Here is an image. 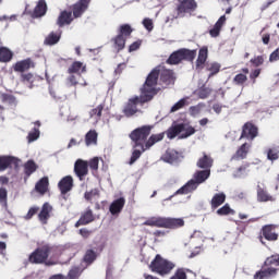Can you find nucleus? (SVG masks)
<instances>
[{
  "instance_id": "nucleus-9",
  "label": "nucleus",
  "mask_w": 279,
  "mask_h": 279,
  "mask_svg": "<svg viewBox=\"0 0 279 279\" xmlns=\"http://www.w3.org/2000/svg\"><path fill=\"white\" fill-rule=\"evenodd\" d=\"M182 158H184L182 153H180L175 149L169 148L166 151V154L162 155L161 160H163V162H168L169 165H175V162H180V160H182Z\"/></svg>"
},
{
  "instance_id": "nucleus-40",
  "label": "nucleus",
  "mask_w": 279,
  "mask_h": 279,
  "mask_svg": "<svg viewBox=\"0 0 279 279\" xmlns=\"http://www.w3.org/2000/svg\"><path fill=\"white\" fill-rule=\"evenodd\" d=\"M58 43H60V35L56 33H50L45 39V45L53 46L58 45Z\"/></svg>"
},
{
  "instance_id": "nucleus-57",
  "label": "nucleus",
  "mask_w": 279,
  "mask_h": 279,
  "mask_svg": "<svg viewBox=\"0 0 279 279\" xmlns=\"http://www.w3.org/2000/svg\"><path fill=\"white\" fill-rule=\"evenodd\" d=\"M80 274H82V270L78 267H73L69 271L68 278H70V279L77 278V276H80Z\"/></svg>"
},
{
  "instance_id": "nucleus-19",
  "label": "nucleus",
  "mask_w": 279,
  "mask_h": 279,
  "mask_svg": "<svg viewBox=\"0 0 279 279\" xmlns=\"http://www.w3.org/2000/svg\"><path fill=\"white\" fill-rule=\"evenodd\" d=\"M59 189L63 195L69 193V191H71L73 189V177H71V175L64 177L59 182Z\"/></svg>"
},
{
  "instance_id": "nucleus-43",
  "label": "nucleus",
  "mask_w": 279,
  "mask_h": 279,
  "mask_svg": "<svg viewBox=\"0 0 279 279\" xmlns=\"http://www.w3.org/2000/svg\"><path fill=\"white\" fill-rule=\"evenodd\" d=\"M207 71H209V75H208V80H210V77H213V75H217V73H219V70L221 69V65L217 62H213L207 64Z\"/></svg>"
},
{
  "instance_id": "nucleus-16",
  "label": "nucleus",
  "mask_w": 279,
  "mask_h": 279,
  "mask_svg": "<svg viewBox=\"0 0 279 279\" xmlns=\"http://www.w3.org/2000/svg\"><path fill=\"white\" fill-rule=\"evenodd\" d=\"M199 186L195 180H190L185 185L177 191V195H189V193H193V191L197 190Z\"/></svg>"
},
{
  "instance_id": "nucleus-48",
  "label": "nucleus",
  "mask_w": 279,
  "mask_h": 279,
  "mask_svg": "<svg viewBox=\"0 0 279 279\" xmlns=\"http://www.w3.org/2000/svg\"><path fill=\"white\" fill-rule=\"evenodd\" d=\"M2 102L7 104L8 106H16V98L12 95H2Z\"/></svg>"
},
{
  "instance_id": "nucleus-31",
  "label": "nucleus",
  "mask_w": 279,
  "mask_h": 279,
  "mask_svg": "<svg viewBox=\"0 0 279 279\" xmlns=\"http://www.w3.org/2000/svg\"><path fill=\"white\" fill-rule=\"evenodd\" d=\"M208 178H210V170H199L194 174V181L198 185L204 184V181L208 180Z\"/></svg>"
},
{
  "instance_id": "nucleus-11",
  "label": "nucleus",
  "mask_w": 279,
  "mask_h": 279,
  "mask_svg": "<svg viewBox=\"0 0 279 279\" xmlns=\"http://www.w3.org/2000/svg\"><path fill=\"white\" fill-rule=\"evenodd\" d=\"M90 3V0H80L73 5V16L74 19H80L82 14L88 10V4Z\"/></svg>"
},
{
  "instance_id": "nucleus-1",
  "label": "nucleus",
  "mask_w": 279,
  "mask_h": 279,
  "mask_svg": "<svg viewBox=\"0 0 279 279\" xmlns=\"http://www.w3.org/2000/svg\"><path fill=\"white\" fill-rule=\"evenodd\" d=\"M159 75H160V70L158 69L153 70L148 74L141 89V95L129 99V102L124 107L123 112L126 117H134V114L138 112V106H143L144 104H147V101H151V99H154V95H156L157 93L156 86L158 84Z\"/></svg>"
},
{
  "instance_id": "nucleus-27",
  "label": "nucleus",
  "mask_w": 279,
  "mask_h": 279,
  "mask_svg": "<svg viewBox=\"0 0 279 279\" xmlns=\"http://www.w3.org/2000/svg\"><path fill=\"white\" fill-rule=\"evenodd\" d=\"M45 14H47V2H45V0H39L34 10L33 16L35 19H40V16H45Z\"/></svg>"
},
{
  "instance_id": "nucleus-51",
  "label": "nucleus",
  "mask_w": 279,
  "mask_h": 279,
  "mask_svg": "<svg viewBox=\"0 0 279 279\" xmlns=\"http://www.w3.org/2000/svg\"><path fill=\"white\" fill-rule=\"evenodd\" d=\"M245 82H247V76L245 74H236L233 78V83L238 86L245 84Z\"/></svg>"
},
{
  "instance_id": "nucleus-15",
  "label": "nucleus",
  "mask_w": 279,
  "mask_h": 279,
  "mask_svg": "<svg viewBox=\"0 0 279 279\" xmlns=\"http://www.w3.org/2000/svg\"><path fill=\"white\" fill-rule=\"evenodd\" d=\"M101 112H104V105H98L89 111V120L93 125H97L101 121Z\"/></svg>"
},
{
  "instance_id": "nucleus-34",
  "label": "nucleus",
  "mask_w": 279,
  "mask_h": 279,
  "mask_svg": "<svg viewBox=\"0 0 279 279\" xmlns=\"http://www.w3.org/2000/svg\"><path fill=\"white\" fill-rule=\"evenodd\" d=\"M69 73H77L78 75H82V73H86V65L80 61H75L70 68Z\"/></svg>"
},
{
  "instance_id": "nucleus-50",
  "label": "nucleus",
  "mask_w": 279,
  "mask_h": 279,
  "mask_svg": "<svg viewBox=\"0 0 279 279\" xmlns=\"http://www.w3.org/2000/svg\"><path fill=\"white\" fill-rule=\"evenodd\" d=\"M130 34H132V26H130V24H123L122 26H120L119 36H130Z\"/></svg>"
},
{
  "instance_id": "nucleus-13",
  "label": "nucleus",
  "mask_w": 279,
  "mask_h": 279,
  "mask_svg": "<svg viewBox=\"0 0 279 279\" xmlns=\"http://www.w3.org/2000/svg\"><path fill=\"white\" fill-rule=\"evenodd\" d=\"M144 226H150L155 228H167V218L151 217L144 222Z\"/></svg>"
},
{
  "instance_id": "nucleus-58",
  "label": "nucleus",
  "mask_w": 279,
  "mask_h": 279,
  "mask_svg": "<svg viewBox=\"0 0 279 279\" xmlns=\"http://www.w3.org/2000/svg\"><path fill=\"white\" fill-rule=\"evenodd\" d=\"M22 80L23 82H28L31 85H29V88H33V85L34 84V74L32 73H28V74H22Z\"/></svg>"
},
{
  "instance_id": "nucleus-3",
  "label": "nucleus",
  "mask_w": 279,
  "mask_h": 279,
  "mask_svg": "<svg viewBox=\"0 0 279 279\" xmlns=\"http://www.w3.org/2000/svg\"><path fill=\"white\" fill-rule=\"evenodd\" d=\"M150 269L155 274H159V276H169L175 269V264L162 258L160 255H156L155 259L150 263Z\"/></svg>"
},
{
  "instance_id": "nucleus-5",
  "label": "nucleus",
  "mask_w": 279,
  "mask_h": 279,
  "mask_svg": "<svg viewBox=\"0 0 279 279\" xmlns=\"http://www.w3.org/2000/svg\"><path fill=\"white\" fill-rule=\"evenodd\" d=\"M195 56H197V50H190L183 48L173 52L169 57L168 64H180L182 60H189V62H193V60H195Z\"/></svg>"
},
{
  "instance_id": "nucleus-4",
  "label": "nucleus",
  "mask_w": 279,
  "mask_h": 279,
  "mask_svg": "<svg viewBox=\"0 0 279 279\" xmlns=\"http://www.w3.org/2000/svg\"><path fill=\"white\" fill-rule=\"evenodd\" d=\"M195 134V128L191 126L189 123H177L172 124L167 131V137L170 140L175 138L179 135V138H189Z\"/></svg>"
},
{
  "instance_id": "nucleus-29",
  "label": "nucleus",
  "mask_w": 279,
  "mask_h": 279,
  "mask_svg": "<svg viewBox=\"0 0 279 279\" xmlns=\"http://www.w3.org/2000/svg\"><path fill=\"white\" fill-rule=\"evenodd\" d=\"M277 269L274 267H270L268 269H265L263 271H258L254 275V279H265V278H274L277 274Z\"/></svg>"
},
{
  "instance_id": "nucleus-53",
  "label": "nucleus",
  "mask_w": 279,
  "mask_h": 279,
  "mask_svg": "<svg viewBox=\"0 0 279 279\" xmlns=\"http://www.w3.org/2000/svg\"><path fill=\"white\" fill-rule=\"evenodd\" d=\"M231 213H234V210H232V208H230V205L228 204L217 210V215L220 216L230 215Z\"/></svg>"
},
{
  "instance_id": "nucleus-22",
  "label": "nucleus",
  "mask_w": 279,
  "mask_h": 279,
  "mask_svg": "<svg viewBox=\"0 0 279 279\" xmlns=\"http://www.w3.org/2000/svg\"><path fill=\"white\" fill-rule=\"evenodd\" d=\"M123 206H125V198L120 197L111 203L109 210L111 215H119L123 210Z\"/></svg>"
},
{
  "instance_id": "nucleus-46",
  "label": "nucleus",
  "mask_w": 279,
  "mask_h": 279,
  "mask_svg": "<svg viewBox=\"0 0 279 279\" xmlns=\"http://www.w3.org/2000/svg\"><path fill=\"white\" fill-rule=\"evenodd\" d=\"M40 138V130L35 129L28 133L27 141L28 143H35V141H38Z\"/></svg>"
},
{
  "instance_id": "nucleus-64",
  "label": "nucleus",
  "mask_w": 279,
  "mask_h": 279,
  "mask_svg": "<svg viewBox=\"0 0 279 279\" xmlns=\"http://www.w3.org/2000/svg\"><path fill=\"white\" fill-rule=\"evenodd\" d=\"M138 49H141V40H137V41L133 43V44L129 47L130 53H132V51H138Z\"/></svg>"
},
{
  "instance_id": "nucleus-14",
  "label": "nucleus",
  "mask_w": 279,
  "mask_h": 279,
  "mask_svg": "<svg viewBox=\"0 0 279 279\" xmlns=\"http://www.w3.org/2000/svg\"><path fill=\"white\" fill-rule=\"evenodd\" d=\"M206 60H208V48L203 47L199 49L198 58L196 60V71H202V69H204Z\"/></svg>"
},
{
  "instance_id": "nucleus-18",
  "label": "nucleus",
  "mask_w": 279,
  "mask_h": 279,
  "mask_svg": "<svg viewBox=\"0 0 279 279\" xmlns=\"http://www.w3.org/2000/svg\"><path fill=\"white\" fill-rule=\"evenodd\" d=\"M51 210H53V207H51V205H49V203H45L43 205V208L38 215V219L43 225H45V223H47V221H49V217H51V215H50Z\"/></svg>"
},
{
  "instance_id": "nucleus-37",
  "label": "nucleus",
  "mask_w": 279,
  "mask_h": 279,
  "mask_svg": "<svg viewBox=\"0 0 279 279\" xmlns=\"http://www.w3.org/2000/svg\"><path fill=\"white\" fill-rule=\"evenodd\" d=\"M257 199L258 202H274V196L269 195L267 191L263 190L260 185L257 187Z\"/></svg>"
},
{
  "instance_id": "nucleus-54",
  "label": "nucleus",
  "mask_w": 279,
  "mask_h": 279,
  "mask_svg": "<svg viewBox=\"0 0 279 279\" xmlns=\"http://www.w3.org/2000/svg\"><path fill=\"white\" fill-rule=\"evenodd\" d=\"M13 21H16V15H3L1 17V23L4 25L5 28H8V23H12Z\"/></svg>"
},
{
  "instance_id": "nucleus-35",
  "label": "nucleus",
  "mask_w": 279,
  "mask_h": 279,
  "mask_svg": "<svg viewBox=\"0 0 279 279\" xmlns=\"http://www.w3.org/2000/svg\"><path fill=\"white\" fill-rule=\"evenodd\" d=\"M186 274H192V276L195 278V274L186 268H178L173 276L170 277V279H187Z\"/></svg>"
},
{
  "instance_id": "nucleus-23",
  "label": "nucleus",
  "mask_w": 279,
  "mask_h": 279,
  "mask_svg": "<svg viewBox=\"0 0 279 279\" xmlns=\"http://www.w3.org/2000/svg\"><path fill=\"white\" fill-rule=\"evenodd\" d=\"M250 147H252V145L244 143L235 153V155H233L232 160H243L245 158H247V154L250 151Z\"/></svg>"
},
{
  "instance_id": "nucleus-39",
  "label": "nucleus",
  "mask_w": 279,
  "mask_h": 279,
  "mask_svg": "<svg viewBox=\"0 0 279 279\" xmlns=\"http://www.w3.org/2000/svg\"><path fill=\"white\" fill-rule=\"evenodd\" d=\"M205 108H206V105L201 102L196 106L190 107L189 112L191 117H199V113L203 112Z\"/></svg>"
},
{
  "instance_id": "nucleus-45",
  "label": "nucleus",
  "mask_w": 279,
  "mask_h": 279,
  "mask_svg": "<svg viewBox=\"0 0 279 279\" xmlns=\"http://www.w3.org/2000/svg\"><path fill=\"white\" fill-rule=\"evenodd\" d=\"M96 258H97V253H95V251H93V250H88L85 253L84 262L87 263V265H90V264L95 263Z\"/></svg>"
},
{
  "instance_id": "nucleus-36",
  "label": "nucleus",
  "mask_w": 279,
  "mask_h": 279,
  "mask_svg": "<svg viewBox=\"0 0 279 279\" xmlns=\"http://www.w3.org/2000/svg\"><path fill=\"white\" fill-rule=\"evenodd\" d=\"M226 202V194L223 192L217 193L211 198V208H219Z\"/></svg>"
},
{
  "instance_id": "nucleus-49",
  "label": "nucleus",
  "mask_w": 279,
  "mask_h": 279,
  "mask_svg": "<svg viewBox=\"0 0 279 279\" xmlns=\"http://www.w3.org/2000/svg\"><path fill=\"white\" fill-rule=\"evenodd\" d=\"M265 265H266V267H269V265H274L275 267H279V255H272V256L268 257L265 260Z\"/></svg>"
},
{
  "instance_id": "nucleus-17",
  "label": "nucleus",
  "mask_w": 279,
  "mask_h": 279,
  "mask_svg": "<svg viewBox=\"0 0 279 279\" xmlns=\"http://www.w3.org/2000/svg\"><path fill=\"white\" fill-rule=\"evenodd\" d=\"M57 23L59 27L71 25V23H73V13H71V11H62L58 17Z\"/></svg>"
},
{
  "instance_id": "nucleus-55",
  "label": "nucleus",
  "mask_w": 279,
  "mask_h": 279,
  "mask_svg": "<svg viewBox=\"0 0 279 279\" xmlns=\"http://www.w3.org/2000/svg\"><path fill=\"white\" fill-rule=\"evenodd\" d=\"M143 25L147 32H151L154 29V21L149 17L143 20Z\"/></svg>"
},
{
  "instance_id": "nucleus-20",
  "label": "nucleus",
  "mask_w": 279,
  "mask_h": 279,
  "mask_svg": "<svg viewBox=\"0 0 279 279\" xmlns=\"http://www.w3.org/2000/svg\"><path fill=\"white\" fill-rule=\"evenodd\" d=\"M160 82H162L163 86H171L175 78L173 77V71L171 70H162L160 72Z\"/></svg>"
},
{
  "instance_id": "nucleus-62",
  "label": "nucleus",
  "mask_w": 279,
  "mask_h": 279,
  "mask_svg": "<svg viewBox=\"0 0 279 279\" xmlns=\"http://www.w3.org/2000/svg\"><path fill=\"white\" fill-rule=\"evenodd\" d=\"M251 62L254 64V66H260L263 62H265V58H263V56H258L254 59H251Z\"/></svg>"
},
{
  "instance_id": "nucleus-6",
  "label": "nucleus",
  "mask_w": 279,
  "mask_h": 279,
  "mask_svg": "<svg viewBox=\"0 0 279 279\" xmlns=\"http://www.w3.org/2000/svg\"><path fill=\"white\" fill-rule=\"evenodd\" d=\"M50 247L45 245L43 247L37 248L31 256V263H35L36 265H40L49 258Z\"/></svg>"
},
{
  "instance_id": "nucleus-32",
  "label": "nucleus",
  "mask_w": 279,
  "mask_h": 279,
  "mask_svg": "<svg viewBox=\"0 0 279 279\" xmlns=\"http://www.w3.org/2000/svg\"><path fill=\"white\" fill-rule=\"evenodd\" d=\"M47 189H49V178L44 177L36 183L35 191H37V193H40V195H45Z\"/></svg>"
},
{
  "instance_id": "nucleus-2",
  "label": "nucleus",
  "mask_w": 279,
  "mask_h": 279,
  "mask_svg": "<svg viewBox=\"0 0 279 279\" xmlns=\"http://www.w3.org/2000/svg\"><path fill=\"white\" fill-rule=\"evenodd\" d=\"M150 132H151V128L142 126L140 129H135L130 134V138L131 141H133V148H134L133 154L131 156L130 165H134L137 158H141V154H143L145 149H149V147H154L156 143H160V141L165 138V133H159L156 135H151L147 141V136H149Z\"/></svg>"
},
{
  "instance_id": "nucleus-47",
  "label": "nucleus",
  "mask_w": 279,
  "mask_h": 279,
  "mask_svg": "<svg viewBox=\"0 0 279 279\" xmlns=\"http://www.w3.org/2000/svg\"><path fill=\"white\" fill-rule=\"evenodd\" d=\"M185 106H186V98H182L171 107L170 112H178V110H182V108H184Z\"/></svg>"
},
{
  "instance_id": "nucleus-59",
  "label": "nucleus",
  "mask_w": 279,
  "mask_h": 279,
  "mask_svg": "<svg viewBox=\"0 0 279 279\" xmlns=\"http://www.w3.org/2000/svg\"><path fill=\"white\" fill-rule=\"evenodd\" d=\"M234 178H245L247 175V170L245 167H240L234 173Z\"/></svg>"
},
{
  "instance_id": "nucleus-63",
  "label": "nucleus",
  "mask_w": 279,
  "mask_h": 279,
  "mask_svg": "<svg viewBox=\"0 0 279 279\" xmlns=\"http://www.w3.org/2000/svg\"><path fill=\"white\" fill-rule=\"evenodd\" d=\"M279 60V47L270 54L269 62H278Z\"/></svg>"
},
{
  "instance_id": "nucleus-10",
  "label": "nucleus",
  "mask_w": 279,
  "mask_h": 279,
  "mask_svg": "<svg viewBox=\"0 0 279 279\" xmlns=\"http://www.w3.org/2000/svg\"><path fill=\"white\" fill-rule=\"evenodd\" d=\"M256 136H258V128L252 123L244 124L241 138L254 141Z\"/></svg>"
},
{
  "instance_id": "nucleus-30",
  "label": "nucleus",
  "mask_w": 279,
  "mask_h": 279,
  "mask_svg": "<svg viewBox=\"0 0 279 279\" xmlns=\"http://www.w3.org/2000/svg\"><path fill=\"white\" fill-rule=\"evenodd\" d=\"M184 227V219L182 218H166V228L175 230V228Z\"/></svg>"
},
{
  "instance_id": "nucleus-44",
  "label": "nucleus",
  "mask_w": 279,
  "mask_h": 279,
  "mask_svg": "<svg viewBox=\"0 0 279 279\" xmlns=\"http://www.w3.org/2000/svg\"><path fill=\"white\" fill-rule=\"evenodd\" d=\"M14 53L5 48V47H2L1 48V62H10V60H12Z\"/></svg>"
},
{
  "instance_id": "nucleus-12",
  "label": "nucleus",
  "mask_w": 279,
  "mask_h": 279,
  "mask_svg": "<svg viewBox=\"0 0 279 279\" xmlns=\"http://www.w3.org/2000/svg\"><path fill=\"white\" fill-rule=\"evenodd\" d=\"M74 171H75V174L77 175V178H80V180H82V178H84V175L88 174V162L84 161L82 159H77L74 165Z\"/></svg>"
},
{
  "instance_id": "nucleus-7",
  "label": "nucleus",
  "mask_w": 279,
  "mask_h": 279,
  "mask_svg": "<svg viewBox=\"0 0 279 279\" xmlns=\"http://www.w3.org/2000/svg\"><path fill=\"white\" fill-rule=\"evenodd\" d=\"M197 9V2L195 0H185L182 1L181 4L178 7V14L179 16H191L192 12H195Z\"/></svg>"
},
{
  "instance_id": "nucleus-38",
  "label": "nucleus",
  "mask_w": 279,
  "mask_h": 279,
  "mask_svg": "<svg viewBox=\"0 0 279 279\" xmlns=\"http://www.w3.org/2000/svg\"><path fill=\"white\" fill-rule=\"evenodd\" d=\"M113 49L118 51H122L125 48V37L123 35H118L116 38L112 39Z\"/></svg>"
},
{
  "instance_id": "nucleus-52",
  "label": "nucleus",
  "mask_w": 279,
  "mask_h": 279,
  "mask_svg": "<svg viewBox=\"0 0 279 279\" xmlns=\"http://www.w3.org/2000/svg\"><path fill=\"white\" fill-rule=\"evenodd\" d=\"M36 171V163L34 161H27L25 165V173L26 175H32Z\"/></svg>"
},
{
  "instance_id": "nucleus-24",
  "label": "nucleus",
  "mask_w": 279,
  "mask_h": 279,
  "mask_svg": "<svg viewBox=\"0 0 279 279\" xmlns=\"http://www.w3.org/2000/svg\"><path fill=\"white\" fill-rule=\"evenodd\" d=\"M99 137V134L97 133L96 130H89L85 134V145L86 147H93L97 145V138Z\"/></svg>"
},
{
  "instance_id": "nucleus-60",
  "label": "nucleus",
  "mask_w": 279,
  "mask_h": 279,
  "mask_svg": "<svg viewBox=\"0 0 279 279\" xmlns=\"http://www.w3.org/2000/svg\"><path fill=\"white\" fill-rule=\"evenodd\" d=\"M99 157H95L89 161V169H93L94 171H97L99 169Z\"/></svg>"
},
{
  "instance_id": "nucleus-21",
  "label": "nucleus",
  "mask_w": 279,
  "mask_h": 279,
  "mask_svg": "<svg viewBox=\"0 0 279 279\" xmlns=\"http://www.w3.org/2000/svg\"><path fill=\"white\" fill-rule=\"evenodd\" d=\"M34 66V62L32 59L22 60L20 62H16L14 65V71L17 73H24V71H29Z\"/></svg>"
},
{
  "instance_id": "nucleus-41",
  "label": "nucleus",
  "mask_w": 279,
  "mask_h": 279,
  "mask_svg": "<svg viewBox=\"0 0 279 279\" xmlns=\"http://www.w3.org/2000/svg\"><path fill=\"white\" fill-rule=\"evenodd\" d=\"M266 154H267L268 160L274 162V161L278 160V158H279V148L278 147H270V148H268Z\"/></svg>"
},
{
  "instance_id": "nucleus-26",
  "label": "nucleus",
  "mask_w": 279,
  "mask_h": 279,
  "mask_svg": "<svg viewBox=\"0 0 279 279\" xmlns=\"http://www.w3.org/2000/svg\"><path fill=\"white\" fill-rule=\"evenodd\" d=\"M213 157L203 154V157H201L197 161V167L199 169L210 170V167H213Z\"/></svg>"
},
{
  "instance_id": "nucleus-61",
  "label": "nucleus",
  "mask_w": 279,
  "mask_h": 279,
  "mask_svg": "<svg viewBox=\"0 0 279 279\" xmlns=\"http://www.w3.org/2000/svg\"><path fill=\"white\" fill-rule=\"evenodd\" d=\"M38 210H39V208L37 206L31 207L28 213L24 217V219H32V217H34V215H36V213H38Z\"/></svg>"
},
{
  "instance_id": "nucleus-42",
  "label": "nucleus",
  "mask_w": 279,
  "mask_h": 279,
  "mask_svg": "<svg viewBox=\"0 0 279 279\" xmlns=\"http://www.w3.org/2000/svg\"><path fill=\"white\" fill-rule=\"evenodd\" d=\"M84 197L87 202H97L99 199V190L94 189L90 192H85Z\"/></svg>"
},
{
  "instance_id": "nucleus-56",
  "label": "nucleus",
  "mask_w": 279,
  "mask_h": 279,
  "mask_svg": "<svg viewBox=\"0 0 279 279\" xmlns=\"http://www.w3.org/2000/svg\"><path fill=\"white\" fill-rule=\"evenodd\" d=\"M211 90L208 87L201 88L198 90V97L201 99H206L210 95Z\"/></svg>"
},
{
  "instance_id": "nucleus-28",
  "label": "nucleus",
  "mask_w": 279,
  "mask_h": 279,
  "mask_svg": "<svg viewBox=\"0 0 279 279\" xmlns=\"http://www.w3.org/2000/svg\"><path fill=\"white\" fill-rule=\"evenodd\" d=\"M263 236L267 241H278V235L274 232V226L271 225H267L263 228Z\"/></svg>"
},
{
  "instance_id": "nucleus-8",
  "label": "nucleus",
  "mask_w": 279,
  "mask_h": 279,
  "mask_svg": "<svg viewBox=\"0 0 279 279\" xmlns=\"http://www.w3.org/2000/svg\"><path fill=\"white\" fill-rule=\"evenodd\" d=\"M19 162L21 160L14 156H2L1 157V171H12L13 169H19Z\"/></svg>"
},
{
  "instance_id": "nucleus-33",
  "label": "nucleus",
  "mask_w": 279,
  "mask_h": 279,
  "mask_svg": "<svg viewBox=\"0 0 279 279\" xmlns=\"http://www.w3.org/2000/svg\"><path fill=\"white\" fill-rule=\"evenodd\" d=\"M95 217L93 216V210H87L81 219L75 223V227L78 228V226H86V223H90L94 221Z\"/></svg>"
},
{
  "instance_id": "nucleus-25",
  "label": "nucleus",
  "mask_w": 279,
  "mask_h": 279,
  "mask_svg": "<svg viewBox=\"0 0 279 279\" xmlns=\"http://www.w3.org/2000/svg\"><path fill=\"white\" fill-rule=\"evenodd\" d=\"M226 24V15L219 17L214 27L209 31L211 38H217L221 33V27Z\"/></svg>"
}]
</instances>
